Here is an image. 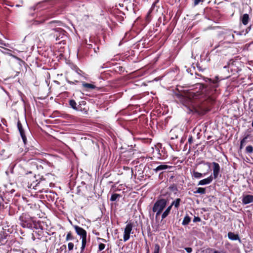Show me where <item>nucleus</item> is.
<instances>
[{
    "label": "nucleus",
    "instance_id": "f257e3e1",
    "mask_svg": "<svg viewBox=\"0 0 253 253\" xmlns=\"http://www.w3.org/2000/svg\"><path fill=\"white\" fill-rule=\"evenodd\" d=\"M60 23L59 21H52L48 23V25L49 27V30L48 33L49 35L55 38L56 41L64 39L66 38V32L62 29L59 27H54L55 24ZM64 41L63 40L62 42Z\"/></svg>",
    "mask_w": 253,
    "mask_h": 253
},
{
    "label": "nucleus",
    "instance_id": "f03ea898",
    "mask_svg": "<svg viewBox=\"0 0 253 253\" xmlns=\"http://www.w3.org/2000/svg\"><path fill=\"white\" fill-rule=\"evenodd\" d=\"M168 200L165 198H159L154 203L152 211L156 212V217L157 218L166 207Z\"/></svg>",
    "mask_w": 253,
    "mask_h": 253
},
{
    "label": "nucleus",
    "instance_id": "7ed1b4c3",
    "mask_svg": "<svg viewBox=\"0 0 253 253\" xmlns=\"http://www.w3.org/2000/svg\"><path fill=\"white\" fill-rule=\"evenodd\" d=\"M20 225L23 228H31L35 223L34 217L27 213H23L19 217Z\"/></svg>",
    "mask_w": 253,
    "mask_h": 253
},
{
    "label": "nucleus",
    "instance_id": "20e7f679",
    "mask_svg": "<svg viewBox=\"0 0 253 253\" xmlns=\"http://www.w3.org/2000/svg\"><path fill=\"white\" fill-rule=\"evenodd\" d=\"M133 227V223L129 222L127 223L124 229L123 240L126 242L130 238V234L132 233Z\"/></svg>",
    "mask_w": 253,
    "mask_h": 253
},
{
    "label": "nucleus",
    "instance_id": "39448f33",
    "mask_svg": "<svg viewBox=\"0 0 253 253\" xmlns=\"http://www.w3.org/2000/svg\"><path fill=\"white\" fill-rule=\"evenodd\" d=\"M45 180V178H43V176H42L41 178H40V180H36V182H37V183H35L34 181H33L32 183H31L30 186H29V188H31L33 187V189H37V187L38 186H41V188H43L44 187L47 186L48 184H49V182H44Z\"/></svg>",
    "mask_w": 253,
    "mask_h": 253
},
{
    "label": "nucleus",
    "instance_id": "423d86ee",
    "mask_svg": "<svg viewBox=\"0 0 253 253\" xmlns=\"http://www.w3.org/2000/svg\"><path fill=\"white\" fill-rule=\"evenodd\" d=\"M155 164H159V165H158L156 168L153 169V171H155V172L161 171V172L162 173L164 170L172 168L171 166H169L165 164L164 163H161L160 162L153 163L152 164V166L154 167L153 165Z\"/></svg>",
    "mask_w": 253,
    "mask_h": 253
},
{
    "label": "nucleus",
    "instance_id": "0eeeda50",
    "mask_svg": "<svg viewBox=\"0 0 253 253\" xmlns=\"http://www.w3.org/2000/svg\"><path fill=\"white\" fill-rule=\"evenodd\" d=\"M17 127L20 134L21 137L22 139L23 142L24 144H26L27 143V137L25 134V129H24L20 121H18L17 122Z\"/></svg>",
    "mask_w": 253,
    "mask_h": 253
},
{
    "label": "nucleus",
    "instance_id": "6e6552de",
    "mask_svg": "<svg viewBox=\"0 0 253 253\" xmlns=\"http://www.w3.org/2000/svg\"><path fill=\"white\" fill-rule=\"evenodd\" d=\"M73 227L75 230L76 233L80 236L81 239L86 238L87 233L84 229L78 225H74Z\"/></svg>",
    "mask_w": 253,
    "mask_h": 253
},
{
    "label": "nucleus",
    "instance_id": "1a4fd4ad",
    "mask_svg": "<svg viewBox=\"0 0 253 253\" xmlns=\"http://www.w3.org/2000/svg\"><path fill=\"white\" fill-rule=\"evenodd\" d=\"M212 164L213 165V178L214 179H216L217 177L220 172V168L219 165L216 162H212Z\"/></svg>",
    "mask_w": 253,
    "mask_h": 253
},
{
    "label": "nucleus",
    "instance_id": "9d476101",
    "mask_svg": "<svg viewBox=\"0 0 253 253\" xmlns=\"http://www.w3.org/2000/svg\"><path fill=\"white\" fill-rule=\"evenodd\" d=\"M219 80L217 77H215L214 79H209V84L210 86L211 87H212L213 88L216 89L217 88L219 84ZM216 89H215V91Z\"/></svg>",
    "mask_w": 253,
    "mask_h": 253
},
{
    "label": "nucleus",
    "instance_id": "9b49d317",
    "mask_svg": "<svg viewBox=\"0 0 253 253\" xmlns=\"http://www.w3.org/2000/svg\"><path fill=\"white\" fill-rule=\"evenodd\" d=\"M242 201V203L244 205H247L253 202V195H247L243 196Z\"/></svg>",
    "mask_w": 253,
    "mask_h": 253
},
{
    "label": "nucleus",
    "instance_id": "f8f14e48",
    "mask_svg": "<svg viewBox=\"0 0 253 253\" xmlns=\"http://www.w3.org/2000/svg\"><path fill=\"white\" fill-rule=\"evenodd\" d=\"M212 180H213V177H212V175H211L210 176H209V177H208L207 178H205V179L200 180L199 182L198 185H204L210 184V183L211 182Z\"/></svg>",
    "mask_w": 253,
    "mask_h": 253
},
{
    "label": "nucleus",
    "instance_id": "ddd939ff",
    "mask_svg": "<svg viewBox=\"0 0 253 253\" xmlns=\"http://www.w3.org/2000/svg\"><path fill=\"white\" fill-rule=\"evenodd\" d=\"M228 237L230 240L232 241L239 240L240 242L241 241L239 235L231 232H229L228 233Z\"/></svg>",
    "mask_w": 253,
    "mask_h": 253
},
{
    "label": "nucleus",
    "instance_id": "4468645a",
    "mask_svg": "<svg viewBox=\"0 0 253 253\" xmlns=\"http://www.w3.org/2000/svg\"><path fill=\"white\" fill-rule=\"evenodd\" d=\"M249 20V15L247 13L244 14L241 17V21L244 25H247L248 24Z\"/></svg>",
    "mask_w": 253,
    "mask_h": 253
},
{
    "label": "nucleus",
    "instance_id": "2eb2a0df",
    "mask_svg": "<svg viewBox=\"0 0 253 253\" xmlns=\"http://www.w3.org/2000/svg\"><path fill=\"white\" fill-rule=\"evenodd\" d=\"M69 105L74 110H81V109H80L81 107L79 105H78L77 106V104L76 101L73 99H71V100H69Z\"/></svg>",
    "mask_w": 253,
    "mask_h": 253
},
{
    "label": "nucleus",
    "instance_id": "dca6fc26",
    "mask_svg": "<svg viewBox=\"0 0 253 253\" xmlns=\"http://www.w3.org/2000/svg\"><path fill=\"white\" fill-rule=\"evenodd\" d=\"M82 85L84 88H86L87 90L93 89H95V88H96L95 85H94V84H91L84 83V82L83 83Z\"/></svg>",
    "mask_w": 253,
    "mask_h": 253
},
{
    "label": "nucleus",
    "instance_id": "f3484780",
    "mask_svg": "<svg viewBox=\"0 0 253 253\" xmlns=\"http://www.w3.org/2000/svg\"><path fill=\"white\" fill-rule=\"evenodd\" d=\"M86 245V238L82 239V246L80 252H77V253H83Z\"/></svg>",
    "mask_w": 253,
    "mask_h": 253
},
{
    "label": "nucleus",
    "instance_id": "a211bd4d",
    "mask_svg": "<svg viewBox=\"0 0 253 253\" xmlns=\"http://www.w3.org/2000/svg\"><path fill=\"white\" fill-rule=\"evenodd\" d=\"M180 202L181 199L177 198L175 200L173 201L171 204L172 206H174L176 209H177L179 207Z\"/></svg>",
    "mask_w": 253,
    "mask_h": 253
},
{
    "label": "nucleus",
    "instance_id": "6ab92c4d",
    "mask_svg": "<svg viewBox=\"0 0 253 253\" xmlns=\"http://www.w3.org/2000/svg\"><path fill=\"white\" fill-rule=\"evenodd\" d=\"M191 221V218L188 215H186L182 222L183 225H188Z\"/></svg>",
    "mask_w": 253,
    "mask_h": 253
},
{
    "label": "nucleus",
    "instance_id": "aec40b11",
    "mask_svg": "<svg viewBox=\"0 0 253 253\" xmlns=\"http://www.w3.org/2000/svg\"><path fill=\"white\" fill-rule=\"evenodd\" d=\"M194 193H199L201 194H204L206 193V189L205 188L199 187L197 188L196 191L194 192Z\"/></svg>",
    "mask_w": 253,
    "mask_h": 253
},
{
    "label": "nucleus",
    "instance_id": "412c9836",
    "mask_svg": "<svg viewBox=\"0 0 253 253\" xmlns=\"http://www.w3.org/2000/svg\"><path fill=\"white\" fill-rule=\"evenodd\" d=\"M206 174V173L202 174V173L197 172V171H193V176H194V177H195L196 178H201L203 176V175H205Z\"/></svg>",
    "mask_w": 253,
    "mask_h": 253
},
{
    "label": "nucleus",
    "instance_id": "4be33fe9",
    "mask_svg": "<svg viewBox=\"0 0 253 253\" xmlns=\"http://www.w3.org/2000/svg\"><path fill=\"white\" fill-rule=\"evenodd\" d=\"M248 137H249V135H247L244 138H243V139L241 141L240 146V149H242L243 148L244 145L246 143V139L248 138Z\"/></svg>",
    "mask_w": 253,
    "mask_h": 253
},
{
    "label": "nucleus",
    "instance_id": "5701e85b",
    "mask_svg": "<svg viewBox=\"0 0 253 253\" xmlns=\"http://www.w3.org/2000/svg\"><path fill=\"white\" fill-rule=\"evenodd\" d=\"M74 238L73 236L72 235L71 232L70 231V232H68V233L66 235V241H68L69 240H73Z\"/></svg>",
    "mask_w": 253,
    "mask_h": 253
},
{
    "label": "nucleus",
    "instance_id": "b1692460",
    "mask_svg": "<svg viewBox=\"0 0 253 253\" xmlns=\"http://www.w3.org/2000/svg\"><path fill=\"white\" fill-rule=\"evenodd\" d=\"M169 213L170 211L166 209L162 214V220L165 219L169 214Z\"/></svg>",
    "mask_w": 253,
    "mask_h": 253
},
{
    "label": "nucleus",
    "instance_id": "393cba45",
    "mask_svg": "<svg viewBox=\"0 0 253 253\" xmlns=\"http://www.w3.org/2000/svg\"><path fill=\"white\" fill-rule=\"evenodd\" d=\"M246 152L247 153L251 154L253 152V147L251 145L248 146L246 148Z\"/></svg>",
    "mask_w": 253,
    "mask_h": 253
},
{
    "label": "nucleus",
    "instance_id": "a878e982",
    "mask_svg": "<svg viewBox=\"0 0 253 253\" xmlns=\"http://www.w3.org/2000/svg\"><path fill=\"white\" fill-rule=\"evenodd\" d=\"M119 196L120 195L118 194H113L111 196L110 200L111 201H115Z\"/></svg>",
    "mask_w": 253,
    "mask_h": 253
},
{
    "label": "nucleus",
    "instance_id": "bb28decb",
    "mask_svg": "<svg viewBox=\"0 0 253 253\" xmlns=\"http://www.w3.org/2000/svg\"><path fill=\"white\" fill-rule=\"evenodd\" d=\"M159 251H160L159 245L158 244H155L153 253H159Z\"/></svg>",
    "mask_w": 253,
    "mask_h": 253
},
{
    "label": "nucleus",
    "instance_id": "cd10ccee",
    "mask_svg": "<svg viewBox=\"0 0 253 253\" xmlns=\"http://www.w3.org/2000/svg\"><path fill=\"white\" fill-rule=\"evenodd\" d=\"M74 245L73 243L70 242L68 244V249L69 251H71L74 249Z\"/></svg>",
    "mask_w": 253,
    "mask_h": 253
},
{
    "label": "nucleus",
    "instance_id": "c85d7f7f",
    "mask_svg": "<svg viewBox=\"0 0 253 253\" xmlns=\"http://www.w3.org/2000/svg\"><path fill=\"white\" fill-rule=\"evenodd\" d=\"M193 1V5L194 6L198 5L200 2H203L204 0H192Z\"/></svg>",
    "mask_w": 253,
    "mask_h": 253
},
{
    "label": "nucleus",
    "instance_id": "c756f323",
    "mask_svg": "<svg viewBox=\"0 0 253 253\" xmlns=\"http://www.w3.org/2000/svg\"><path fill=\"white\" fill-rule=\"evenodd\" d=\"M105 247V245L103 243H100L99 244L98 249L100 251H102L104 249Z\"/></svg>",
    "mask_w": 253,
    "mask_h": 253
},
{
    "label": "nucleus",
    "instance_id": "7c9ffc66",
    "mask_svg": "<svg viewBox=\"0 0 253 253\" xmlns=\"http://www.w3.org/2000/svg\"><path fill=\"white\" fill-rule=\"evenodd\" d=\"M201 221V218L198 216H195L193 219L194 222H199Z\"/></svg>",
    "mask_w": 253,
    "mask_h": 253
},
{
    "label": "nucleus",
    "instance_id": "2f4dec72",
    "mask_svg": "<svg viewBox=\"0 0 253 253\" xmlns=\"http://www.w3.org/2000/svg\"><path fill=\"white\" fill-rule=\"evenodd\" d=\"M185 250L188 253H191L192 252V249L190 247L185 248Z\"/></svg>",
    "mask_w": 253,
    "mask_h": 253
},
{
    "label": "nucleus",
    "instance_id": "473e14b6",
    "mask_svg": "<svg viewBox=\"0 0 253 253\" xmlns=\"http://www.w3.org/2000/svg\"><path fill=\"white\" fill-rule=\"evenodd\" d=\"M211 251H213V253H226L224 251H218L216 250H214L213 249H211Z\"/></svg>",
    "mask_w": 253,
    "mask_h": 253
},
{
    "label": "nucleus",
    "instance_id": "72a5a7b5",
    "mask_svg": "<svg viewBox=\"0 0 253 253\" xmlns=\"http://www.w3.org/2000/svg\"><path fill=\"white\" fill-rule=\"evenodd\" d=\"M188 142L191 144L193 142V137L192 136H190L188 138Z\"/></svg>",
    "mask_w": 253,
    "mask_h": 253
},
{
    "label": "nucleus",
    "instance_id": "f704fd0d",
    "mask_svg": "<svg viewBox=\"0 0 253 253\" xmlns=\"http://www.w3.org/2000/svg\"><path fill=\"white\" fill-rule=\"evenodd\" d=\"M202 163H203L204 165L208 166L209 169H210V167H211V163H210L203 162H202Z\"/></svg>",
    "mask_w": 253,
    "mask_h": 253
},
{
    "label": "nucleus",
    "instance_id": "c9c22d12",
    "mask_svg": "<svg viewBox=\"0 0 253 253\" xmlns=\"http://www.w3.org/2000/svg\"><path fill=\"white\" fill-rule=\"evenodd\" d=\"M172 207V205L171 204L166 209L167 210H168L169 211H170Z\"/></svg>",
    "mask_w": 253,
    "mask_h": 253
},
{
    "label": "nucleus",
    "instance_id": "e433bc0d",
    "mask_svg": "<svg viewBox=\"0 0 253 253\" xmlns=\"http://www.w3.org/2000/svg\"><path fill=\"white\" fill-rule=\"evenodd\" d=\"M37 5L32 6L30 8L31 10H35L37 9Z\"/></svg>",
    "mask_w": 253,
    "mask_h": 253
},
{
    "label": "nucleus",
    "instance_id": "4c0bfd02",
    "mask_svg": "<svg viewBox=\"0 0 253 253\" xmlns=\"http://www.w3.org/2000/svg\"><path fill=\"white\" fill-rule=\"evenodd\" d=\"M9 192L8 191H6L5 193H4L5 197H6L7 196V195H9Z\"/></svg>",
    "mask_w": 253,
    "mask_h": 253
},
{
    "label": "nucleus",
    "instance_id": "58836bf2",
    "mask_svg": "<svg viewBox=\"0 0 253 253\" xmlns=\"http://www.w3.org/2000/svg\"><path fill=\"white\" fill-rule=\"evenodd\" d=\"M229 36H231L232 37V39H234V36L233 34H232L231 35H229Z\"/></svg>",
    "mask_w": 253,
    "mask_h": 253
},
{
    "label": "nucleus",
    "instance_id": "ea45409f",
    "mask_svg": "<svg viewBox=\"0 0 253 253\" xmlns=\"http://www.w3.org/2000/svg\"><path fill=\"white\" fill-rule=\"evenodd\" d=\"M81 103H82V104H83V105L85 104V102L84 101H82V102H81Z\"/></svg>",
    "mask_w": 253,
    "mask_h": 253
},
{
    "label": "nucleus",
    "instance_id": "a19ab883",
    "mask_svg": "<svg viewBox=\"0 0 253 253\" xmlns=\"http://www.w3.org/2000/svg\"><path fill=\"white\" fill-rule=\"evenodd\" d=\"M14 192H15V190L12 189L10 191V193L12 194V193H13Z\"/></svg>",
    "mask_w": 253,
    "mask_h": 253
},
{
    "label": "nucleus",
    "instance_id": "79ce46f5",
    "mask_svg": "<svg viewBox=\"0 0 253 253\" xmlns=\"http://www.w3.org/2000/svg\"><path fill=\"white\" fill-rule=\"evenodd\" d=\"M149 248H148V247H147V253H149Z\"/></svg>",
    "mask_w": 253,
    "mask_h": 253
},
{
    "label": "nucleus",
    "instance_id": "37998d69",
    "mask_svg": "<svg viewBox=\"0 0 253 253\" xmlns=\"http://www.w3.org/2000/svg\"><path fill=\"white\" fill-rule=\"evenodd\" d=\"M2 205V204L1 203V202L0 201V206H1Z\"/></svg>",
    "mask_w": 253,
    "mask_h": 253
},
{
    "label": "nucleus",
    "instance_id": "c03bdc74",
    "mask_svg": "<svg viewBox=\"0 0 253 253\" xmlns=\"http://www.w3.org/2000/svg\"><path fill=\"white\" fill-rule=\"evenodd\" d=\"M75 249H76V250H77V246H76Z\"/></svg>",
    "mask_w": 253,
    "mask_h": 253
},
{
    "label": "nucleus",
    "instance_id": "a18cd8bd",
    "mask_svg": "<svg viewBox=\"0 0 253 253\" xmlns=\"http://www.w3.org/2000/svg\"><path fill=\"white\" fill-rule=\"evenodd\" d=\"M35 154H39V152L35 153Z\"/></svg>",
    "mask_w": 253,
    "mask_h": 253
},
{
    "label": "nucleus",
    "instance_id": "49530a36",
    "mask_svg": "<svg viewBox=\"0 0 253 253\" xmlns=\"http://www.w3.org/2000/svg\"><path fill=\"white\" fill-rule=\"evenodd\" d=\"M69 83L70 84L72 83V82H69Z\"/></svg>",
    "mask_w": 253,
    "mask_h": 253
}]
</instances>
